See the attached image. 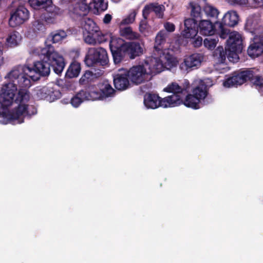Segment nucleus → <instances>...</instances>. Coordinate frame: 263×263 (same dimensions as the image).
I'll return each mask as SVG.
<instances>
[{"label": "nucleus", "instance_id": "obj_1", "mask_svg": "<svg viewBox=\"0 0 263 263\" xmlns=\"http://www.w3.org/2000/svg\"><path fill=\"white\" fill-rule=\"evenodd\" d=\"M17 69L8 72L5 77L8 82L4 83L0 90V103L3 109L18 103L8 114L10 121H17V123L24 122L26 116H32L36 113V109L33 106L29 107L27 103L30 100L28 88L31 86L28 78L25 77L21 67Z\"/></svg>", "mask_w": 263, "mask_h": 263}, {"label": "nucleus", "instance_id": "obj_2", "mask_svg": "<svg viewBox=\"0 0 263 263\" xmlns=\"http://www.w3.org/2000/svg\"><path fill=\"white\" fill-rule=\"evenodd\" d=\"M163 91L172 93V95H175L179 98L180 102L176 106L183 104L186 107L196 110L202 108L205 105L204 101L195 97L191 93H188L185 97L186 88L180 86L176 82L167 85L163 89Z\"/></svg>", "mask_w": 263, "mask_h": 263}, {"label": "nucleus", "instance_id": "obj_3", "mask_svg": "<svg viewBox=\"0 0 263 263\" xmlns=\"http://www.w3.org/2000/svg\"><path fill=\"white\" fill-rule=\"evenodd\" d=\"M190 15L192 18H186L184 21V29L181 32V35L184 38H193L198 33V22L202 18V11L201 6L194 2L189 3Z\"/></svg>", "mask_w": 263, "mask_h": 263}, {"label": "nucleus", "instance_id": "obj_4", "mask_svg": "<svg viewBox=\"0 0 263 263\" xmlns=\"http://www.w3.org/2000/svg\"><path fill=\"white\" fill-rule=\"evenodd\" d=\"M180 100L175 95H170L161 98L157 93L146 92L144 96V104L147 108L156 109L158 107H175Z\"/></svg>", "mask_w": 263, "mask_h": 263}, {"label": "nucleus", "instance_id": "obj_5", "mask_svg": "<svg viewBox=\"0 0 263 263\" xmlns=\"http://www.w3.org/2000/svg\"><path fill=\"white\" fill-rule=\"evenodd\" d=\"M40 54L45 57L54 72L58 76L61 75L65 67L66 62L64 57L55 50L54 47L48 45L43 48L40 50Z\"/></svg>", "mask_w": 263, "mask_h": 263}, {"label": "nucleus", "instance_id": "obj_6", "mask_svg": "<svg viewBox=\"0 0 263 263\" xmlns=\"http://www.w3.org/2000/svg\"><path fill=\"white\" fill-rule=\"evenodd\" d=\"M227 50L228 58L230 61L237 62L239 59V54L243 49L242 39L238 32H232L230 33L227 41Z\"/></svg>", "mask_w": 263, "mask_h": 263}, {"label": "nucleus", "instance_id": "obj_7", "mask_svg": "<svg viewBox=\"0 0 263 263\" xmlns=\"http://www.w3.org/2000/svg\"><path fill=\"white\" fill-rule=\"evenodd\" d=\"M18 67H22L23 68V73L25 74L26 78L29 79V81H30L31 79L34 81L39 80V78H34L33 76L29 75L27 72H30L33 71L40 76H48L50 73V68L51 67L49 66L48 62L45 60V57H43L41 60L33 62L32 68L27 67L25 65H19L13 67L12 70H10L9 72L12 70L17 69V68ZM30 82L31 83V81H30Z\"/></svg>", "mask_w": 263, "mask_h": 263}, {"label": "nucleus", "instance_id": "obj_8", "mask_svg": "<svg viewBox=\"0 0 263 263\" xmlns=\"http://www.w3.org/2000/svg\"><path fill=\"white\" fill-rule=\"evenodd\" d=\"M84 62L88 67L95 65L105 66L108 64L109 59L107 51L103 48L89 49L84 59Z\"/></svg>", "mask_w": 263, "mask_h": 263}, {"label": "nucleus", "instance_id": "obj_9", "mask_svg": "<svg viewBox=\"0 0 263 263\" xmlns=\"http://www.w3.org/2000/svg\"><path fill=\"white\" fill-rule=\"evenodd\" d=\"M239 16L236 11L230 10L226 13L221 19V21H217L218 30L220 31V38L226 39L230 33L228 27H233L239 22Z\"/></svg>", "mask_w": 263, "mask_h": 263}, {"label": "nucleus", "instance_id": "obj_10", "mask_svg": "<svg viewBox=\"0 0 263 263\" xmlns=\"http://www.w3.org/2000/svg\"><path fill=\"white\" fill-rule=\"evenodd\" d=\"M253 75V71L248 69L234 72L231 76L226 80L223 84L225 87L230 88L243 84Z\"/></svg>", "mask_w": 263, "mask_h": 263}, {"label": "nucleus", "instance_id": "obj_11", "mask_svg": "<svg viewBox=\"0 0 263 263\" xmlns=\"http://www.w3.org/2000/svg\"><path fill=\"white\" fill-rule=\"evenodd\" d=\"M109 49L115 65H118L128 59L121 39H112L110 40Z\"/></svg>", "mask_w": 263, "mask_h": 263}, {"label": "nucleus", "instance_id": "obj_12", "mask_svg": "<svg viewBox=\"0 0 263 263\" xmlns=\"http://www.w3.org/2000/svg\"><path fill=\"white\" fill-rule=\"evenodd\" d=\"M29 12L27 8L23 5L11 11L10 17L8 20V25L10 27H15L22 25L24 22L29 19Z\"/></svg>", "mask_w": 263, "mask_h": 263}, {"label": "nucleus", "instance_id": "obj_13", "mask_svg": "<svg viewBox=\"0 0 263 263\" xmlns=\"http://www.w3.org/2000/svg\"><path fill=\"white\" fill-rule=\"evenodd\" d=\"M124 73L130 79L133 83L137 85L143 83L145 81V76L149 75L145 67L141 65L132 67L129 70L126 71Z\"/></svg>", "mask_w": 263, "mask_h": 263}, {"label": "nucleus", "instance_id": "obj_14", "mask_svg": "<svg viewBox=\"0 0 263 263\" xmlns=\"http://www.w3.org/2000/svg\"><path fill=\"white\" fill-rule=\"evenodd\" d=\"M122 45L127 52V58L134 60L143 55L144 52V44L137 41L124 42L122 40Z\"/></svg>", "mask_w": 263, "mask_h": 263}, {"label": "nucleus", "instance_id": "obj_15", "mask_svg": "<svg viewBox=\"0 0 263 263\" xmlns=\"http://www.w3.org/2000/svg\"><path fill=\"white\" fill-rule=\"evenodd\" d=\"M30 6L36 10H43L48 13L57 15L61 10L52 4V0H29Z\"/></svg>", "mask_w": 263, "mask_h": 263}, {"label": "nucleus", "instance_id": "obj_16", "mask_svg": "<svg viewBox=\"0 0 263 263\" xmlns=\"http://www.w3.org/2000/svg\"><path fill=\"white\" fill-rule=\"evenodd\" d=\"M204 57L201 53H192L183 59V62L180 65V67L185 70H193L201 66Z\"/></svg>", "mask_w": 263, "mask_h": 263}, {"label": "nucleus", "instance_id": "obj_17", "mask_svg": "<svg viewBox=\"0 0 263 263\" xmlns=\"http://www.w3.org/2000/svg\"><path fill=\"white\" fill-rule=\"evenodd\" d=\"M198 24V32L202 35L212 36L218 34L220 36V31L218 30V25L216 24L217 21L212 23L211 21L202 20L199 21Z\"/></svg>", "mask_w": 263, "mask_h": 263}, {"label": "nucleus", "instance_id": "obj_18", "mask_svg": "<svg viewBox=\"0 0 263 263\" xmlns=\"http://www.w3.org/2000/svg\"><path fill=\"white\" fill-rule=\"evenodd\" d=\"M147 70L149 75H156L163 71L166 67L163 62L157 58L150 57L144 60V65H143Z\"/></svg>", "mask_w": 263, "mask_h": 263}, {"label": "nucleus", "instance_id": "obj_19", "mask_svg": "<svg viewBox=\"0 0 263 263\" xmlns=\"http://www.w3.org/2000/svg\"><path fill=\"white\" fill-rule=\"evenodd\" d=\"M190 94L204 101L209 94L208 86L203 80L199 81L197 84L193 86Z\"/></svg>", "mask_w": 263, "mask_h": 263}, {"label": "nucleus", "instance_id": "obj_20", "mask_svg": "<svg viewBox=\"0 0 263 263\" xmlns=\"http://www.w3.org/2000/svg\"><path fill=\"white\" fill-rule=\"evenodd\" d=\"M129 78L124 73H118L114 76L113 82L116 89L119 90H125L129 86Z\"/></svg>", "mask_w": 263, "mask_h": 263}, {"label": "nucleus", "instance_id": "obj_21", "mask_svg": "<svg viewBox=\"0 0 263 263\" xmlns=\"http://www.w3.org/2000/svg\"><path fill=\"white\" fill-rule=\"evenodd\" d=\"M67 33L63 30H59L51 32L45 41V47L52 46L51 44H55L62 41L67 37Z\"/></svg>", "mask_w": 263, "mask_h": 263}, {"label": "nucleus", "instance_id": "obj_22", "mask_svg": "<svg viewBox=\"0 0 263 263\" xmlns=\"http://www.w3.org/2000/svg\"><path fill=\"white\" fill-rule=\"evenodd\" d=\"M120 35L126 40L134 41L139 40L141 37V35L137 32L133 31L132 27H125L122 28L120 27Z\"/></svg>", "mask_w": 263, "mask_h": 263}, {"label": "nucleus", "instance_id": "obj_23", "mask_svg": "<svg viewBox=\"0 0 263 263\" xmlns=\"http://www.w3.org/2000/svg\"><path fill=\"white\" fill-rule=\"evenodd\" d=\"M81 25L83 26V29L89 34L93 35L99 30L96 23L92 19L89 17H84Z\"/></svg>", "mask_w": 263, "mask_h": 263}, {"label": "nucleus", "instance_id": "obj_24", "mask_svg": "<svg viewBox=\"0 0 263 263\" xmlns=\"http://www.w3.org/2000/svg\"><path fill=\"white\" fill-rule=\"evenodd\" d=\"M263 52V43L261 42H254L249 46L247 53L252 58L258 57Z\"/></svg>", "mask_w": 263, "mask_h": 263}, {"label": "nucleus", "instance_id": "obj_25", "mask_svg": "<svg viewBox=\"0 0 263 263\" xmlns=\"http://www.w3.org/2000/svg\"><path fill=\"white\" fill-rule=\"evenodd\" d=\"M81 3H78L75 5L73 9V12L78 16L82 17L86 16L87 12L91 11V7L89 6V3H87L86 1H81Z\"/></svg>", "mask_w": 263, "mask_h": 263}, {"label": "nucleus", "instance_id": "obj_26", "mask_svg": "<svg viewBox=\"0 0 263 263\" xmlns=\"http://www.w3.org/2000/svg\"><path fill=\"white\" fill-rule=\"evenodd\" d=\"M157 58L160 59V61L163 63L166 67H172L176 65V58L167 51H161L160 57H157Z\"/></svg>", "mask_w": 263, "mask_h": 263}, {"label": "nucleus", "instance_id": "obj_27", "mask_svg": "<svg viewBox=\"0 0 263 263\" xmlns=\"http://www.w3.org/2000/svg\"><path fill=\"white\" fill-rule=\"evenodd\" d=\"M83 93L86 97L87 101H95L97 100H103L106 99L99 89L90 88L89 90H83Z\"/></svg>", "mask_w": 263, "mask_h": 263}, {"label": "nucleus", "instance_id": "obj_28", "mask_svg": "<svg viewBox=\"0 0 263 263\" xmlns=\"http://www.w3.org/2000/svg\"><path fill=\"white\" fill-rule=\"evenodd\" d=\"M92 1V3H89V6L92 8L93 13L98 15L106 10L107 4L105 0Z\"/></svg>", "mask_w": 263, "mask_h": 263}, {"label": "nucleus", "instance_id": "obj_29", "mask_svg": "<svg viewBox=\"0 0 263 263\" xmlns=\"http://www.w3.org/2000/svg\"><path fill=\"white\" fill-rule=\"evenodd\" d=\"M81 71V64L80 63L73 61L69 66L65 77L67 78H74L77 77Z\"/></svg>", "mask_w": 263, "mask_h": 263}, {"label": "nucleus", "instance_id": "obj_30", "mask_svg": "<svg viewBox=\"0 0 263 263\" xmlns=\"http://www.w3.org/2000/svg\"><path fill=\"white\" fill-rule=\"evenodd\" d=\"M22 37L19 32L14 31L10 32L7 37V45L10 47H14L20 45Z\"/></svg>", "mask_w": 263, "mask_h": 263}, {"label": "nucleus", "instance_id": "obj_31", "mask_svg": "<svg viewBox=\"0 0 263 263\" xmlns=\"http://www.w3.org/2000/svg\"><path fill=\"white\" fill-rule=\"evenodd\" d=\"M99 89L101 93L106 98L112 97V95L115 93V90L112 88L111 85L109 84L108 81H104L101 83L98 84Z\"/></svg>", "mask_w": 263, "mask_h": 263}, {"label": "nucleus", "instance_id": "obj_32", "mask_svg": "<svg viewBox=\"0 0 263 263\" xmlns=\"http://www.w3.org/2000/svg\"><path fill=\"white\" fill-rule=\"evenodd\" d=\"M85 100H86V97L84 96L83 90H81L71 98L70 103L73 107H78Z\"/></svg>", "mask_w": 263, "mask_h": 263}, {"label": "nucleus", "instance_id": "obj_33", "mask_svg": "<svg viewBox=\"0 0 263 263\" xmlns=\"http://www.w3.org/2000/svg\"><path fill=\"white\" fill-rule=\"evenodd\" d=\"M228 51L227 49L224 51L222 46H218L214 51L213 55L215 58L218 59V62L223 63L226 60V55H228Z\"/></svg>", "mask_w": 263, "mask_h": 263}, {"label": "nucleus", "instance_id": "obj_34", "mask_svg": "<svg viewBox=\"0 0 263 263\" xmlns=\"http://www.w3.org/2000/svg\"><path fill=\"white\" fill-rule=\"evenodd\" d=\"M166 32L164 30H161L160 32H158L156 37V40H155V48L156 49H160V47L159 46L165 43L166 41Z\"/></svg>", "mask_w": 263, "mask_h": 263}, {"label": "nucleus", "instance_id": "obj_35", "mask_svg": "<svg viewBox=\"0 0 263 263\" xmlns=\"http://www.w3.org/2000/svg\"><path fill=\"white\" fill-rule=\"evenodd\" d=\"M152 11L156 14L157 17L162 18L163 17V12L164 11V6L162 5H158L157 3H151L149 4Z\"/></svg>", "mask_w": 263, "mask_h": 263}, {"label": "nucleus", "instance_id": "obj_36", "mask_svg": "<svg viewBox=\"0 0 263 263\" xmlns=\"http://www.w3.org/2000/svg\"><path fill=\"white\" fill-rule=\"evenodd\" d=\"M49 87L44 86L41 88H36L35 89V97L38 100H46L48 96Z\"/></svg>", "mask_w": 263, "mask_h": 263}, {"label": "nucleus", "instance_id": "obj_37", "mask_svg": "<svg viewBox=\"0 0 263 263\" xmlns=\"http://www.w3.org/2000/svg\"><path fill=\"white\" fill-rule=\"evenodd\" d=\"M95 78V75L92 72L87 70L80 79V83L81 85H87L92 82Z\"/></svg>", "mask_w": 263, "mask_h": 263}, {"label": "nucleus", "instance_id": "obj_38", "mask_svg": "<svg viewBox=\"0 0 263 263\" xmlns=\"http://www.w3.org/2000/svg\"><path fill=\"white\" fill-rule=\"evenodd\" d=\"M47 96V101L52 102L54 101L55 100L60 99L61 97V93L58 90L52 87H49Z\"/></svg>", "mask_w": 263, "mask_h": 263}, {"label": "nucleus", "instance_id": "obj_39", "mask_svg": "<svg viewBox=\"0 0 263 263\" xmlns=\"http://www.w3.org/2000/svg\"><path fill=\"white\" fill-rule=\"evenodd\" d=\"M218 39L216 38H212V37H207L205 38L203 41L204 46L205 48L212 50L214 49L215 46L217 45L218 42Z\"/></svg>", "mask_w": 263, "mask_h": 263}, {"label": "nucleus", "instance_id": "obj_40", "mask_svg": "<svg viewBox=\"0 0 263 263\" xmlns=\"http://www.w3.org/2000/svg\"><path fill=\"white\" fill-rule=\"evenodd\" d=\"M204 12L208 17H217L219 12L217 8H215L210 5H207L204 7Z\"/></svg>", "mask_w": 263, "mask_h": 263}, {"label": "nucleus", "instance_id": "obj_41", "mask_svg": "<svg viewBox=\"0 0 263 263\" xmlns=\"http://www.w3.org/2000/svg\"><path fill=\"white\" fill-rule=\"evenodd\" d=\"M136 15V11H133L131 13H129L128 16H126L125 18H123L120 25H129L135 22V17Z\"/></svg>", "mask_w": 263, "mask_h": 263}, {"label": "nucleus", "instance_id": "obj_42", "mask_svg": "<svg viewBox=\"0 0 263 263\" xmlns=\"http://www.w3.org/2000/svg\"><path fill=\"white\" fill-rule=\"evenodd\" d=\"M248 81H250L255 86L259 87L263 86V78L258 75H256L254 72H253V76Z\"/></svg>", "mask_w": 263, "mask_h": 263}, {"label": "nucleus", "instance_id": "obj_43", "mask_svg": "<svg viewBox=\"0 0 263 263\" xmlns=\"http://www.w3.org/2000/svg\"><path fill=\"white\" fill-rule=\"evenodd\" d=\"M33 29L35 32L41 31L45 30V26L42 21L35 20L33 22Z\"/></svg>", "mask_w": 263, "mask_h": 263}, {"label": "nucleus", "instance_id": "obj_44", "mask_svg": "<svg viewBox=\"0 0 263 263\" xmlns=\"http://www.w3.org/2000/svg\"><path fill=\"white\" fill-rule=\"evenodd\" d=\"M139 30L142 33H145L148 31V25L146 20H141L139 25Z\"/></svg>", "mask_w": 263, "mask_h": 263}, {"label": "nucleus", "instance_id": "obj_45", "mask_svg": "<svg viewBox=\"0 0 263 263\" xmlns=\"http://www.w3.org/2000/svg\"><path fill=\"white\" fill-rule=\"evenodd\" d=\"M94 34H89L87 35V36L84 39V41L87 44H89L91 45H95L97 44V40H96V37H94Z\"/></svg>", "mask_w": 263, "mask_h": 263}, {"label": "nucleus", "instance_id": "obj_46", "mask_svg": "<svg viewBox=\"0 0 263 263\" xmlns=\"http://www.w3.org/2000/svg\"><path fill=\"white\" fill-rule=\"evenodd\" d=\"M164 27L168 32H173L175 30V25L170 22H166L164 24Z\"/></svg>", "mask_w": 263, "mask_h": 263}, {"label": "nucleus", "instance_id": "obj_47", "mask_svg": "<svg viewBox=\"0 0 263 263\" xmlns=\"http://www.w3.org/2000/svg\"><path fill=\"white\" fill-rule=\"evenodd\" d=\"M151 11L152 10L149 5H147L144 6L143 9V11H142V13H143V17L144 20H146L147 19V17Z\"/></svg>", "mask_w": 263, "mask_h": 263}, {"label": "nucleus", "instance_id": "obj_48", "mask_svg": "<svg viewBox=\"0 0 263 263\" xmlns=\"http://www.w3.org/2000/svg\"><path fill=\"white\" fill-rule=\"evenodd\" d=\"M95 34H96V35L97 36V40L99 43L100 44L106 42L105 35H103L101 32L99 31H97V32H95Z\"/></svg>", "mask_w": 263, "mask_h": 263}, {"label": "nucleus", "instance_id": "obj_49", "mask_svg": "<svg viewBox=\"0 0 263 263\" xmlns=\"http://www.w3.org/2000/svg\"><path fill=\"white\" fill-rule=\"evenodd\" d=\"M202 43V39L200 36H198L197 38L195 39L193 41L192 44L194 47L198 48L201 46Z\"/></svg>", "mask_w": 263, "mask_h": 263}, {"label": "nucleus", "instance_id": "obj_50", "mask_svg": "<svg viewBox=\"0 0 263 263\" xmlns=\"http://www.w3.org/2000/svg\"><path fill=\"white\" fill-rule=\"evenodd\" d=\"M231 4H238L240 5H246L248 0H229Z\"/></svg>", "mask_w": 263, "mask_h": 263}, {"label": "nucleus", "instance_id": "obj_51", "mask_svg": "<svg viewBox=\"0 0 263 263\" xmlns=\"http://www.w3.org/2000/svg\"><path fill=\"white\" fill-rule=\"evenodd\" d=\"M112 16L109 14H106L103 18V23L105 24H108L111 21Z\"/></svg>", "mask_w": 263, "mask_h": 263}, {"label": "nucleus", "instance_id": "obj_52", "mask_svg": "<svg viewBox=\"0 0 263 263\" xmlns=\"http://www.w3.org/2000/svg\"><path fill=\"white\" fill-rule=\"evenodd\" d=\"M257 6H261L263 5V0H253Z\"/></svg>", "mask_w": 263, "mask_h": 263}, {"label": "nucleus", "instance_id": "obj_53", "mask_svg": "<svg viewBox=\"0 0 263 263\" xmlns=\"http://www.w3.org/2000/svg\"><path fill=\"white\" fill-rule=\"evenodd\" d=\"M2 50L1 49V43L0 42V66L3 64V57H2Z\"/></svg>", "mask_w": 263, "mask_h": 263}, {"label": "nucleus", "instance_id": "obj_54", "mask_svg": "<svg viewBox=\"0 0 263 263\" xmlns=\"http://www.w3.org/2000/svg\"><path fill=\"white\" fill-rule=\"evenodd\" d=\"M62 3H65L67 1V0H61Z\"/></svg>", "mask_w": 263, "mask_h": 263}, {"label": "nucleus", "instance_id": "obj_55", "mask_svg": "<svg viewBox=\"0 0 263 263\" xmlns=\"http://www.w3.org/2000/svg\"><path fill=\"white\" fill-rule=\"evenodd\" d=\"M81 1H86V0H81Z\"/></svg>", "mask_w": 263, "mask_h": 263}]
</instances>
